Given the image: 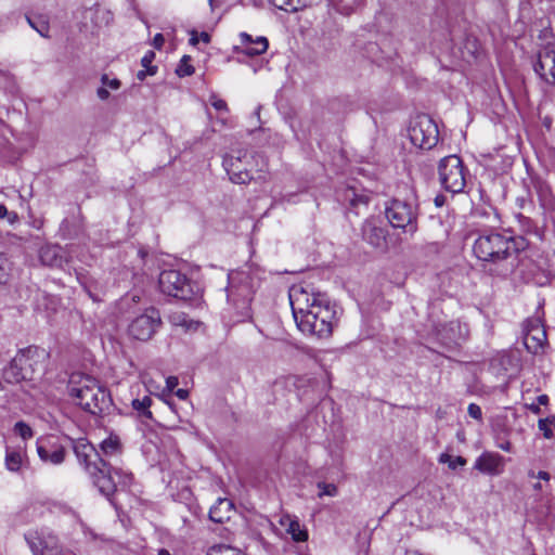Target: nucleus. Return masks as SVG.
Segmentation results:
<instances>
[{
	"label": "nucleus",
	"instance_id": "864d4df0",
	"mask_svg": "<svg viewBox=\"0 0 555 555\" xmlns=\"http://www.w3.org/2000/svg\"><path fill=\"white\" fill-rule=\"evenodd\" d=\"M198 38H199V40H202V41H203V42H205V43H209V41H210V36H209V34H207V33H205V31H203V33L199 35V37H198Z\"/></svg>",
	"mask_w": 555,
	"mask_h": 555
},
{
	"label": "nucleus",
	"instance_id": "aec40b11",
	"mask_svg": "<svg viewBox=\"0 0 555 555\" xmlns=\"http://www.w3.org/2000/svg\"><path fill=\"white\" fill-rule=\"evenodd\" d=\"M39 257L44 266L52 268H63L68 262L67 251L59 245L43 246Z\"/></svg>",
	"mask_w": 555,
	"mask_h": 555
},
{
	"label": "nucleus",
	"instance_id": "9b49d317",
	"mask_svg": "<svg viewBox=\"0 0 555 555\" xmlns=\"http://www.w3.org/2000/svg\"><path fill=\"white\" fill-rule=\"evenodd\" d=\"M525 331L524 344L527 350L533 354L543 353L547 346V336L541 320L539 318L528 320Z\"/></svg>",
	"mask_w": 555,
	"mask_h": 555
},
{
	"label": "nucleus",
	"instance_id": "c85d7f7f",
	"mask_svg": "<svg viewBox=\"0 0 555 555\" xmlns=\"http://www.w3.org/2000/svg\"><path fill=\"white\" fill-rule=\"evenodd\" d=\"M278 9L286 12H296L311 3V0H270Z\"/></svg>",
	"mask_w": 555,
	"mask_h": 555
},
{
	"label": "nucleus",
	"instance_id": "393cba45",
	"mask_svg": "<svg viewBox=\"0 0 555 555\" xmlns=\"http://www.w3.org/2000/svg\"><path fill=\"white\" fill-rule=\"evenodd\" d=\"M528 477L530 479H535L537 481L532 483L533 490L537 492L538 495L543 498L544 495H547L550 492V481H551V475L550 473L545 470H539L535 472L533 469H530L528 472Z\"/></svg>",
	"mask_w": 555,
	"mask_h": 555
},
{
	"label": "nucleus",
	"instance_id": "4be33fe9",
	"mask_svg": "<svg viewBox=\"0 0 555 555\" xmlns=\"http://www.w3.org/2000/svg\"><path fill=\"white\" fill-rule=\"evenodd\" d=\"M281 527H283L292 539L296 542H305L308 539L307 530L302 529L297 517L288 514H284L279 520Z\"/></svg>",
	"mask_w": 555,
	"mask_h": 555
},
{
	"label": "nucleus",
	"instance_id": "2eb2a0df",
	"mask_svg": "<svg viewBox=\"0 0 555 555\" xmlns=\"http://www.w3.org/2000/svg\"><path fill=\"white\" fill-rule=\"evenodd\" d=\"M240 44L234 46L233 50L236 53H242L247 56H255L263 54L269 47V41L263 36L254 38L247 33H241L238 35Z\"/></svg>",
	"mask_w": 555,
	"mask_h": 555
},
{
	"label": "nucleus",
	"instance_id": "f257e3e1",
	"mask_svg": "<svg viewBox=\"0 0 555 555\" xmlns=\"http://www.w3.org/2000/svg\"><path fill=\"white\" fill-rule=\"evenodd\" d=\"M289 302L296 324L304 334L318 338L331 336L335 311L324 294L295 285L289 291Z\"/></svg>",
	"mask_w": 555,
	"mask_h": 555
},
{
	"label": "nucleus",
	"instance_id": "72a5a7b5",
	"mask_svg": "<svg viewBox=\"0 0 555 555\" xmlns=\"http://www.w3.org/2000/svg\"><path fill=\"white\" fill-rule=\"evenodd\" d=\"M439 463L448 464L450 469H456L457 466L466 465V460L463 456H452L448 453H442L439 456Z\"/></svg>",
	"mask_w": 555,
	"mask_h": 555
},
{
	"label": "nucleus",
	"instance_id": "de8ad7c7",
	"mask_svg": "<svg viewBox=\"0 0 555 555\" xmlns=\"http://www.w3.org/2000/svg\"><path fill=\"white\" fill-rule=\"evenodd\" d=\"M165 42V39H164V36L162 34H156L154 39H153V46L160 50L163 44Z\"/></svg>",
	"mask_w": 555,
	"mask_h": 555
},
{
	"label": "nucleus",
	"instance_id": "13d9d810",
	"mask_svg": "<svg viewBox=\"0 0 555 555\" xmlns=\"http://www.w3.org/2000/svg\"><path fill=\"white\" fill-rule=\"evenodd\" d=\"M158 555H170V553H169V551L162 548V550H159Z\"/></svg>",
	"mask_w": 555,
	"mask_h": 555
},
{
	"label": "nucleus",
	"instance_id": "20e7f679",
	"mask_svg": "<svg viewBox=\"0 0 555 555\" xmlns=\"http://www.w3.org/2000/svg\"><path fill=\"white\" fill-rule=\"evenodd\" d=\"M228 301L246 314L254 294L251 278L245 271H232L228 274Z\"/></svg>",
	"mask_w": 555,
	"mask_h": 555
},
{
	"label": "nucleus",
	"instance_id": "0eeeda50",
	"mask_svg": "<svg viewBox=\"0 0 555 555\" xmlns=\"http://www.w3.org/2000/svg\"><path fill=\"white\" fill-rule=\"evenodd\" d=\"M411 143L421 150H431L439 141L437 124L427 115L416 116L409 128Z\"/></svg>",
	"mask_w": 555,
	"mask_h": 555
},
{
	"label": "nucleus",
	"instance_id": "7ed1b4c3",
	"mask_svg": "<svg viewBox=\"0 0 555 555\" xmlns=\"http://www.w3.org/2000/svg\"><path fill=\"white\" fill-rule=\"evenodd\" d=\"M525 247L521 238L499 232L483 233L476 238L473 251L482 261H500L509 258Z\"/></svg>",
	"mask_w": 555,
	"mask_h": 555
},
{
	"label": "nucleus",
	"instance_id": "6ab92c4d",
	"mask_svg": "<svg viewBox=\"0 0 555 555\" xmlns=\"http://www.w3.org/2000/svg\"><path fill=\"white\" fill-rule=\"evenodd\" d=\"M438 335L444 344L459 345L466 340L469 335V327L460 320L450 321L439 330Z\"/></svg>",
	"mask_w": 555,
	"mask_h": 555
},
{
	"label": "nucleus",
	"instance_id": "f704fd0d",
	"mask_svg": "<svg viewBox=\"0 0 555 555\" xmlns=\"http://www.w3.org/2000/svg\"><path fill=\"white\" fill-rule=\"evenodd\" d=\"M191 56L184 55L177 66L176 73L179 77L190 76L194 73V67L190 64Z\"/></svg>",
	"mask_w": 555,
	"mask_h": 555
},
{
	"label": "nucleus",
	"instance_id": "6e6552de",
	"mask_svg": "<svg viewBox=\"0 0 555 555\" xmlns=\"http://www.w3.org/2000/svg\"><path fill=\"white\" fill-rule=\"evenodd\" d=\"M158 284L160 291L179 299L186 300L193 294L190 280L178 270H165L159 274Z\"/></svg>",
	"mask_w": 555,
	"mask_h": 555
},
{
	"label": "nucleus",
	"instance_id": "49530a36",
	"mask_svg": "<svg viewBox=\"0 0 555 555\" xmlns=\"http://www.w3.org/2000/svg\"><path fill=\"white\" fill-rule=\"evenodd\" d=\"M96 95L100 100L106 101L109 98V91L102 85L100 88H98Z\"/></svg>",
	"mask_w": 555,
	"mask_h": 555
},
{
	"label": "nucleus",
	"instance_id": "4c0bfd02",
	"mask_svg": "<svg viewBox=\"0 0 555 555\" xmlns=\"http://www.w3.org/2000/svg\"><path fill=\"white\" fill-rule=\"evenodd\" d=\"M318 488L320 489L319 496L322 498L324 495L327 496H336L338 493V489L333 483L319 482Z\"/></svg>",
	"mask_w": 555,
	"mask_h": 555
},
{
	"label": "nucleus",
	"instance_id": "09e8293b",
	"mask_svg": "<svg viewBox=\"0 0 555 555\" xmlns=\"http://www.w3.org/2000/svg\"><path fill=\"white\" fill-rule=\"evenodd\" d=\"M5 276H7V271H5V268L3 266V259L0 256V283L4 281Z\"/></svg>",
	"mask_w": 555,
	"mask_h": 555
},
{
	"label": "nucleus",
	"instance_id": "5fc2aeb1",
	"mask_svg": "<svg viewBox=\"0 0 555 555\" xmlns=\"http://www.w3.org/2000/svg\"><path fill=\"white\" fill-rule=\"evenodd\" d=\"M547 401H548V398H547V396H546V395H541V396H539V397H538V402H539L540 404H543V405H544V404H546V403H547Z\"/></svg>",
	"mask_w": 555,
	"mask_h": 555
},
{
	"label": "nucleus",
	"instance_id": "bf43d9fd",
	"mask_svg": "<svg viewBox=\"0 0 555 555\" xmlns=\"http://www.w3.org/2000/svg\"><path fill=\"white\" fill-rule=\"evenodd\" d=\"M531 411L534 412V413H539L540 412V408L537 406V405H531L530 406Z\"/></svg>",
	"mask_w": 555,
	"mask_h": 555
},
{
	"label": "nucleus",
	"instance_id": "b1692460",
	"mask_svg": "<svg viewBox=\"0 0 555 555\" xmlns=\"http://www.w3.org/2000/svg\"><path fill=\"white\" fill-rule=\"evenodd\" d=\"M362 235L374 247H382L386 240L384 229L377 227L373 221H366L363 224Z\"/></svg>",
	"mask_w": 555,
	"mask_h": 555
},
{
	"label": "nucleus",
	"instance_id": "79ce46f5",
	"mask_svg": "<svg viewBox=\"0 0 555 555\" xmlns=\"http://www.w3.org/2000/svg\"><path fill=\"white\" fill-rule=\"evenodd\" d=\"M209 101H210V104L212 105V107L216 108L217 111H227L228 109V105H227L225 101L218 98L217 95H211Z\"/></svg>",
	"mask_w": 555,
	"mask_h": 555
},
{
	"label": "nucleus",
	"instance_id": "58836bf2",
	"mask_svg": "<svg viewBox=\"0 0 555 555\" xmlns=\"http://www.w3.org/2000/svg\"><path fill=\"white\" fill-rule=\"evenodd\" d=\"M551 424H553V421H551L550 418H541L538 422V427L543 433V436L546 439H552L554 437Z\"/></svg>",
	"mask_w": 555,
	"mask_h": 555
},
{
	"label": "nucleus",
	"instance_id": "473e14b6",
	"mask_svg": "<svg viewBox=\"0 0 555 555\" xmlns=\"http://www.w3.org/2000/svg\"><path fill=\"white\" fill-rule=\"evenodd\" d=\"M207 555H245L241 550L232 547L230 545H214L211 546Z\"/></svg>",
	"mask_w": 555,
	"mask_h": 555
},
{
	"label": "nucleus",
	"instance_id": "052dcab7",
	"mask_svg": "<svg viewBox=\"0 0 555 555\" xmlns=\"http://www.w3.org/2000/svg\"><path fill=\"white\" fill-rule=\"evenodd\" d=\"M211 10L215 8V0H208Z\"/></svg>",
	"mask_w": 555,
	"mask_h": 555
},
{
	"label": "nucleus",
	"instance_id": "2f4dec72",
	"mask_svg": "<svg viewBox=\"0 0 555 555\" xmlns=\"http://www.w3.org/2000/svg\"><path fill=\"white\" fill-rule=\"evenodd\" d=\"M26 20L30 27H33L37 33H39L42 37H48L49 24L44 18H34L27 15Z\"/></svg>",
	"mask_w": 555,
	"mask_h": 555
},
{
	"label": "nucleus",
	"instance_id": "4468645a",
	"mask_svg": "<svg viewBox=\"0 0 555 555\" xmlns=\"http://www.w3.org/2000/svg\"><path fill=\"white\" fill-rule=\"evenodd\" d=\"M37 453L42 462L53 465H59L65 460V449L51 438L37 440Z\"/></svg>",
	"mask_w": 555,
	"mask_h": 555
},
{
	"label": "nucleus",
	"instance_id": "39448f33",
	"mask_svg": "<svg viewBox=\"0 0 555 555\" xmlns=\"http://www.w3.org/2000/svg\"><path fill=\"white\" fill-rule=\"evenodd\" d=\"M100 492L109 498L118 487H126L132 480L131 473L120 467H112L104 460L99 461L96 473L89 474Z\"/></svg>",
	"mask_w": 555,
	"mask_h": 555
},
{
	"label": "nucleus",
	"instance_id": "3c124183",
	"mask_svg": "<svg viewBox=\"0 0 555 555\" xmlns=\"http://www.w3.org/2000/svg\"><path fill=\"white\" fill-rule=\"evenodd\" d=\"M147 75H149V68H144V69L138 72L137 78L142 81L145 79V77Z\"/></svg>",
	"mask_w": 555,
	"mask_h": 555
},
{
	"label": "nucleus",
	"instance_id": "f8f14e48",
	"mask_svg": "<svg viewBox=\"0 0 555 555\" xmlns=\"http://www.w3.org/2000/svg\"><path fill=\"white\" fill-rule=\"evenodd\" d=\"M251 158L247 152H238L237 156L228 155L223 158V167L232 182L244 184L250 181L251 177L247 165Z\"/></svg>",
	"mask_w": 555,
	"mask_h": 555
},
{
	"label": "nucleus",
	"instance_id": "c9c22d12",
	"mask_svg": "<svg viewBox=\"0 0 555 555\" xmlns=\"http://www.w3.org/2000/svg\"><path fill=\"white\" fill-rule=\"evenodd\" d=\"M14 433L23 440L30 439L34 436L33 429L24 422H17L14 425Z\"/></svg>",
	"mask_w": 555,
	"mask_h": 555
},
{
	"label": "nucleus",
	"instance_id": "a211bd4d",
	"mask_svg": "<svg viewBox=\"0 0 555 555\" xmlns=\"http://www.w3.org/2000/svg\"><path fill=\"white\" fill-rule=\"evenodd\" d=\"M23 364H30V350H22L3 369V378L11 384L26 380V372L22 370Z\"/></svg>",
	"mask_w": 555,
	"mask_h": 555
},
{
	"label": "nucleus",
	"instance_id": "a19ab883",
	"mask_svg": "<svg viewBox=\"0 0 555 555\" xmlns=\"http://www.w3.org/2000/svg\"><path fill=\"white\" fill-rule=\"evenodd\" d=\"M468 415L477 421H481L482 412L478 404L470 403L467 409Z\"/></svg>",
	"mask_w": 555,
	"mask_h": 555
},
{
	"label": "nucleus",
	"instance_id": "ea45409f",
	"mask_svg": "<svg viewBox=\"0 0 555 555\" xmlns=\"http://www.w3.org/2000/svg\"><path fill=\"white\" fill-rule=\"evenodd\" d=\"M101 83L106 87V89H111V90H118L121 86V82L119 79L117 78H109L108 75L104 74L102 75L101 77Z\"/></svg>",
	"mask_w": 555,
	"mask_h": 555
},
{
	"label": "nucleus",
	"instance_id": "412c9836",
	"mask_svg": "<svg viewBox=\"0 0 555 555\" xmlns=\"http://www.w3.org/2000/svg\"><path fill=\"white\" fill-rule=\"evenodd\" d=\"M28 542L34 555H61L62 547L53 535H48L42 539L36 537Z\"/></svg>",
	"mask_w": 555,
	"mask_h": 555
},
{
	"label": "nucleus",
	"instance_id": "6e6d98bb",
	"mask_svg": "<svg viewBox=\"0 0 555 555\" xmlns=\"http://www.w3.org/2000/svg\"><path fill=\"white\" fill-rule=\"evenodd\" d=\"M500 448H501L502 450H504V451L509 452V451H511V449H512V444H511V442H508V441H507V442H505V443L500 444Z\"/></svg>",
	"mask_w": 555,
	"mask_h": 555
},
{
	"label": "nucleus",
	"instance_id": "ddd939ff",
	"mask_svg": "<svg viewBox=\"0 0 555 555\" xmlns=\"http://www.w3.org/2000/svg\"><path fill=\"white\" fill-rule=\"evenodd\" d=\"M534 70L546 83L555 86V44L544 47L539 52Z\"/></svg>",
	"mask_w": 555,
	"mask_h": 555
},
{
	"label": "nucleus",
	"instance_id": "7c9ffc66",
	"mask_svg": "<svg viewBox=\"0 0 555 555\" xmlns=\"http://www.w3.org/2000/svg\"><path fill=\"white\" fill-rule=\"evenodd\" d=\"M152 399L149 396H144L142 399H133L131 405L141 416L152 418V412L150 406Z\"/></svg>",
	"mask_w": 555,
	"mask_h": 555
},
{
	"label": "nucleus",
	"instance_id": "cd10ccee",
	"mask_svg": "<svg viewBox=\"0 0 555 555\" xmlns=\"http://www.w3.org/2000/svg\"><path fill=\"white\" fill-rule=\"evenodd\" d=\"M169 318L175 326L182 327L185 331H196L199 327V322L190 319L184 312H173Z\"/></svg>",
	"mask_w": 555,
	"mask_h": 555
},
{
	"label": "nucleus",
	"instance_id": "c03bdc74",
	"mask_svg": "<svg viewBox=\"0 0 555 555\" xmlns=\"http://www.w3.org/2000/svg\"><path fill=\"white\" fill-rule=\"evenodd\" d=\"M178 378L176 376H169L166 379V390L171 392L178 386Z\"/></svg>",
	"mask_w": 555,
	"mask_h": 555
},
{
	"label": "nucleus",
	"instance_id": "5701e85b",
	"mask_svg": "<svg viewBox=\"0 0 555 555\" xmlns=\"http://www.w3.org/2000/svg\"><path fill=\"white\" fill-rule=\"evenodd\" d=\"M233 512V503L228 499H218L217 503L210 507L209 518L218 524L230 519Z\"/></svg>",
	"mask_w": 555,
	"mask_h": 555
},
{
	"label": "nucleus",
	"instance_id": "c756f323",
	"mask_svg": "<svg viewBox=\"0 0 555 555\" xmlns=\"http://www.w3.org/2000/svg\"><path fill=\"white\" fill-rule=\"evenodd\" d=\"M330 4L340 14H351L361 3V0H328Z\"/></svg>",
	"mask_w": 555,
	"mask_h": 555
},
{
	"label": "nucleus",
	"instance_id": "8fccbe9b",
	"mask_svg": "<svg viewBox=\"0 0 555 555\" xmlns=\"http://www.w3.org/2000/svg\"><path fill=\"white\" fill-rule=\"evenodd\" d=\"M175 393L181 400H185L189 397V391L186 389H178Z\"/></svg>",
	"mask_w": 555,
	"mask_h": 555
},
{
	"label": "nucleus",
	"instance_id": "a18cd8bd",
	"mask_svg": "<svg viewBox=\"0 0 555 555\" xmlns=\"http://www.w3.org/2000/svg\"><path fill=\"white\" fill-rule=\"evenodd\" d=\"M22 370H23L24 372H26V375H27V378H28V379H31V378H33V375H34L35 369H34V361H33V358H31V357H30V364H23Z\"/></svg>",
	"mask_w": 555,
	"mask_h": 555
},
{
	"label": "nucleus",
	"instance_id": "423d86ee",
	"mask_svg": "<svg viewBox=\"0 0 555 555\" xmlns=\"http://www.w3.org/2000/svg\"><path fill=\"white\" fill-rule=\"evenodd\" d=\"M439 178L442 186L451 193H460L466 184V173L457 155L443 157L439 164Z\"/></svg>",
	"mask_w": 555,
	"mask_h": 555
},
{
	"label": "nucleus",
	"instance_id": "a878e982",
	"mask_svg": "<svg viewBox=\"0 0 555 555\" xmlns=\"http://www.w3.org/2000/svg\"><path fill=\"white\" fill-rule=\"evenodd\" d=\"M26 454L21 449L7 447L5 467L10 472H18L25 463Z\"/></svg>",
	"mask_w": 555,
	"mask_h": 555
},
{
	"label": "nucleus",
	"instance_id": "9d476101",
	"mask_svg": "<svg viewBox=\"0 0 555 555\" xmlns=\"http://www.w3.org/2000/svg\"><path fill=\"white\" fill-rule=\"evenodd\" d=\"M160 325L159 312L155 309H147L144 313L132 320L128 327L129 335L138 340H149Z\"/></svg>",
	"mask_w": 555,
	"mask_h": 555
},
{
	"label": "nucleus",
	"instance_id": "603ef678",
	"mask_svg": "<svg viewBox=\"0 0 555 555\" xmlns=\"http://www.w3.org/2000/svg\"><path fill=\"white\" fill-rule=\"evenodd\" d=\"M198 41H199V38L197 36V33L196 31H192L191 33V38H190V43L192 46H196L198 43Z\"/></svg>",
	"mask_w": 555,
	"mask_h": 555
},
{
	"label": "nucleus",
	"instance_id": "e433bc0d",
	"mask_svg": "<svg viewBox=\"0 0 555 555\" xmlns=\"http://www.w3.org/2000/svg\"><path fill=\"white\" fill-rule=\"evenodd\" d=\"M155 59V53L153 51H147L141 60V65L144 68H149V75L153 76L156 74L157 67L152 66V62Z\"/></svg>",
	"mask_w": 555,
	"mask_h": 555
},
{
	"label": "nucleus",
	"instance_id": "f3484780",
	"mask_svg": "<svg viewBox=\"0 0 555 555\" xmlns=\"http://www.w3.org/2000/svg\"><path fill=\"white\" fill-rule=\"evenodd\" d=\"M474 468L486 475L499 476L504 472L505 459L496 452H483L476 459Z\"/></svg>",
	"mask_w": 555,
	"mask_h": 555
},
{
	"label": "nucleus",
	"instance_id": "4d7b16f0",
	"mask_svg": "<svg viewBox=\"0 0 555 555\" xmlns=\"http://www.w3.org/2000/svg\"><path fill=\"white\" fill-rule=\"evenodd\" d=\"M61 555H76L72 550H64L62 548Z\"/></svg>",
	"mask_w": 555,
	"mask_h": 555
},
{
	"label": "nucleus",
	"instance_id": "dca6fc26",
	"mask_svg": "<svg viewBox=\"0 0 555 555\" xmlns=\"http://www.w3.org/2000/svg\"><path fill=\"white\" fill-rule=\"evenodd\" d=\"M74 452L89 474L96 473L99 469V454L94 447L85 439H79L74 443Z\"/></svg>",
	"mask_w": 555,
	"mask_h": 555
},
{
	"label": "nucleus",
	"instance_id": "bb28decb",
	"mask_svg": "<svg viewBox=\"0 0 555 555\" xmlns=\"http://www.w3.org/2000/svg\"><path fill=\"white\" fill-rule=\"evenodd\" d=\"M100 448L102 453L108 457L119 456L122 452V446L119 438L113 435L104 439L101 442Z\"/></svg>",
	"mask_w": 555,
	"mask_h": 555
},
{
	"label": "nucleus",
	"instance_id": "f03ea898",
	"mask_svg": "<svg viewBox=\"0 0 555 555\" xmlns=\"http://www.w3.org/2000/svg\"><path fill=\"white\" fill-rule=\"evenodd\" d=\"M68 391L76 404L92 414L103 412L111 404L106 389L88 375L73 374L68 383Z\"/></svg>",
	"mask_w": 555,
	"mask_h": 555
},
{
	"label": "nucleus",
	"instance_id": "1a4fd4ad",
	"mask_svg": "<svg viewBox=\"0 0 555 555\" xmlns=\"http://www.w3.org/2000/svg\"><path fill=\"white\" fill-rule=\"evenodd\" d=\"M386 217L393 228L406 229L410 232L416 230L414 207L400 199H393L386 207Z\"/></svg>",
	"mask_w": 555,
	"mask_h": 555
},
{
	"label": "nucleus",
	"instance_id": "37998d69",
	"mask_svg": "<svg viewBox=\"0 0 555 555\" xmlns=\"http://www.w3.org/2000/svg\"><path fill=\"white\" fill-rule=\"evenodd\" d=\"M5 216L9 217V221L13 223L17 219L16 212H8V209L4 205H0V219L4 218Z\"/></svg>",
	"mask_w": 555,
	"mask_h": 555
}]
</instances>
